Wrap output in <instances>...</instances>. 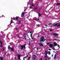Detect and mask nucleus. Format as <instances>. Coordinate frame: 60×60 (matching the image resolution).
Here are the masks:
<instances>
[{
  "label": "nucleus",
  "mask_w": 60,
  "mask_h": 60,
  "mask_svg": "<svg viewBox=\"0 0 60 60\" xmlns=\"http://www.w3.org/2000/svg\"><path fill=\"white\" fill-rule=\"evenodd\" d=\"M8 49L11 50V51H12L13 52L14 51V48L11 47L10 45H8Z\"/></svg>",
  "instance_id": "1"
},
{
  "label": "nucleus",
  "mask_w": 60,
  "mask_h": 60,
  "mask_svg": "<svg viewBox=\"0 0 60 60\" xmlns=\"http://www.w3.org/2000/svg\"><path fill=\"white\" fill-rule=\"evenodd\" d=\"M44 37L43 36H42L40 38V42H42V41H44Z\"/></svg>",
  "instance_id": "2"
},
{
  "label": "nucleus",
  "mask_w": 60,
  "mask_h": 60,
  "mask_svg": "<svg viewBox=\"0 0 60 60\" xmlns=\"http://www.w3.org/2000/svg\"><path fill=\"white\" fill-rule=\"evenodd\" d=\"M26 44H25L23 45H22L21 47V50H22V49H23V47L24 49L26 48V47H25V45Z\"/></svg>",
  "instance_id": "3"
},
{
  "label": "nucleus",
  "mask_w": 60,
  "mask_h": 60,
  "mask_svg": "<svg viewBox=\"0 0 60 60\" xmlns=\"http://www.w3.org/2000/svg\"><path fill=\"white\" fill-rule=\"evenodd\" d=\"M0 46L1 48H3V43L1 40H0Z\"/></svg>",
  "instance_id": "4"
},
{
  "label": "nucleus",
  "mask_w": 60,
  "mask_h": 60,
  "mask_svg": "<svg viewBox=\"0 0 60 60\" xmlns=\"http://www.w3.org/2000/svg\"><path fill=\"white\" fill-rule=\"evenodd\" d=\"M54 46H56L57 45V44L56 42H54Z\"/></svg>",
  "instance_id": "5"
},
{
  "label": "nucleus",
  "mask_w": 60,
  "mask_h": 60,
  "mask_svg": "<svg viewBox=\"0 0 60 60\" xmlns=\"http://www.w3.org/2000/svg\"><path fill=\"white\" fill-rule=\"evenodd\" d=\"M49 45L51 48H52L53 47V45L51 44H50V45Z\"/></svg>",
  "instance_id": "6"
},
{
  "label": "nucleus",
  "mask_w": 60,
  "mask_h": 60,
  "mask_svg": "<svg viewBox=\"0 0 60 60\" xmlns=\"http://www.w3.org/2000/svg\"><path fill=\"white\" fill-rule=\"evenodd\" d=\"M18 56L19 60H20V55H19V54H18Z\"/></svg>",
  "instance_id": "7"
},
{
  "label": "nucleus",
  "mask_w": 60,
  "mask_h": 60,
  "mask_svg": "<svg viewBox=\"0 0 60 60\" xmlns=\"http://www.w3.org/2000/svg\"><path fill=\"white\" fill-rule=\"evenodd\" d=\"M58 35V34H56V33H54L53 34V35H54V36H56L57 35Z\"/></svg>",
  "instance_id": "8"
},
{
  "label": "nucleus",
  "mask_w": 60,
  "mask_h": 60,
  "mask_svg": "<svg viewBox=\"0 0 60 60\" xmlns=\"http://www.w3.org/2000/svg\"><path fill=\"white\" fill-rule=\"evenodd\" d=\"M19 18V17L18 16H16L15 18V19H16L17 20H18Z\"/></svg>",
  "instance_id": "9"
},
{
  "label": "nucleus",
  "mask_w": 60,
  "mask_h": 60,
  "mask_svg": "<svg viewBox=\"0 0 60 60\" xmlns=\"http://www.w3.org/2000/svg\"><path fill=\"white\" fill-rule=\"evenodd\" d=\"M56 55L55 54L54 56V59H55L56 58Z\"/></svg>",
  "instance_id": "10"
},
{
  "label": "nucleus",
  "mask_w": 60,
  "mask_h": 60,
  "mask_svg": "<svg viewBox=\"0 0 60 60\" xmlns=\"http://www.w3.org/2000/svg\"><path fill=\"white\" fill-rule=\"evenodd\" d=\"M27 55V56H25L23 58V59H25V58H26L27 57H28V55L26 54Z\"/></svg>",
  "instance_id": "11"
},
{
  "label": "nucleus",
  "mask_w": 60,
  "mask_h": 60,
  "mask_svg": "<svg viewBox=\"0 0 60 60\" xmlns=\"http://www.w3.org/2000/svg\"><path fill=\"white\" fill-rule=\"evenodd\" d=\"M12 21H13L12 20V19H11V22H10V24H12Z\"/></svg>",
  "instance_id": "12"
},
{
  "label": "nucleus",
  "mask_w": 60,
  "mask_h": 60,
  "mask_svg": "<svg viewBox=\"0 0 60 60\" xmlns=\"http://www.w3.org/2000/svg\"><path fill=\"white\" fill-rule=\"evenodd\" d=\"M34 20H37V21H39V19H34Z\"/></svg>",
  "instance_id": "13"
},
{
  "label": "nucleus",
  "mask_w": 60,
  "mask_h": 60,
  "mask_svg": "<svg viewBox=\"0 0 60 60\" xmlns=\"http://www.w3.org/2000/svg\"><path fill=\"white\" fill-rule=\"evenodd\" d=\"M40 46H42V47H43L44 46H43V44L42 43L40 44Z\"/></svg>",
  "instance_id": "14"
},
{
  "label": "nucleus",
  "mask_w": 60,
  "mask_h": 60,
  "mask_svg": "<svg viewBox=\"0 0 60 60\" xmlns=\"http://www.w3.org/2000/svg\"><path fill=\"white\" fill-rule=\"evenodd\" d=\"M0 60H4V57H0Z\"/></svg>",
  "instance_id": "15"
},
{
  "label": "nucleus",
  "mask_w": 60,
  "mask_h": 60,
  "mask_svg": "<svg viewBox=\"0 0 60 60\" xmlns=\"http://www.w3.org/2000/svg\"><path fill=\"white\" fill-rule=\"evenodd\" d=\"M24 13H23L21 15L22 16V17H23L24 16Z\"/></svg>",
  "instance_id": "16"
},
{
  "label": "nucleus",
  "mask_w": 60,
  "mask_h": 60,
  "mask_svg": "<svg viewBox=\"0 0 60 60\" xmlns=\"http://www.w3.org/2000/svg\"><path fill=\"white\" fill-rule=\"evenodd\" d=\"M58 23H56L54 25V26H57V25H58Z\"/></svg>",
  "instance_id": "17"
},
{
  "label": "nucleus",
  "mask_w": 60,
  "mask_h": 60,
  "mask_svg": "<svg viewBox=\"0 0 60 60\" xmlns=\"http://www.w3.org/2000/svg\"><path fill=\"white\" fill-rule=\"evenodd\" d=\"M52 24V23H49V24L47 25H45V26H48V25H50V24Z\"/></svg>",
  "instance_id": "18"
},
{
  "label": "nucleus",
  "mask_w": 60,
  "mask_h": 60,
  "mask_svg": "<svg viewBox=\"0 0 60 60\" xmlns=\"http://www.w3.org/2000/svg\"><path fill=\"white\" fill-rule=\"evenodd\" d=\"M33 57H34V58H35V57H36V56H35V55H34L33 56Z\"/></svg>",
  "instance_id": "19"
},
{
  "label": "nucleus",
  "mask_w": 60,
  "mask_h": 60,
  "mask_svg": "<svg viewBox=\"0 0 60 60\" xmlns=\"http://www.w3.org/2000/svg\"><path fill=\"white\" fill-rule=\"evenodd\" d=\"M60 5V3H57L56 5Z\"/></svg>",
  "instance_id": "20"
},
{
  "label": "nucleus",
  "mask_w": 60,
  "mask_h": 60,
  "mask_svg": "<svg viewBox=\"0 0 60 60\" xmlns=\"http://www.w3.org/2000/svg\"><path fill=\"white\" fill-rule=\"evenodd\" d=\"M57 47H58V48H60V45H59V44L57 45Z\"/></svg>",
  "instance_id": "21"
},
{
  "label": "nucleus",
  "mask_w": 60,
  "mask_h": 60,
  "mask_svg": "<svg viewBox=\"0 0 60 60\" xmlns=\"http://www.w3.org/2000/svg\"><path fill=\"white\" fill-rule=\"evenodd\" d=\"M52 49L53 50H56V49H55V47H53L52 48Z\"/></svg>",
  "instance_id": "22"
},
{
  "label": "nucleus",
  "mask_w": 60,
  "mask_h": 60,
  "mask_svg": "<svg viewBox=\"0 0 60 60\" xmlns=\"http://www.w3.org/2000/svg\"><path fill=\"white\" fill-rule=\"evenodd\" d=\"M13 20H16V18H13Z\"/></svg>",
  "instance_id": "23"
},
{
  "label": "nucleus",
  "mask_w": 60,
  "mask_h": 60,
  "mask_svg": "<svg viewBox=\"0 0 60 60\" xmlns=\"http://www.w3.org/2000/svg\"><path fill=\"white\" fill-rule=\"evenodd\" d=\"M48 53H49V55H50V54H51V53H50V51L48 52Z\"/></svg>",
  "instance_id": "24"
},
{
  "label": "nucleus",
  "mask_w": 60,
  "mask_h": 60,
  "mask_svg": "<svg viewBox=\"0 0 60 60\" xmlns=\"http://www.w3.org/2000/svg\"><path fill=\"white\" fill-rule=\"evenodd\" d=\"M30 44H31V42H30V41L29 42V45H30Z\"/></svg>",
  "instance_id": "25"
},
{
  "label": "nucleus",
  "mask_w": 60,
  "mask_h": 60,
  "mask_svg": "<svg viewBox=\"0 0 60 60\" xmlns=\"http://www.w3.org/2000/svg\"><path fill=\"white\" fill-rule=\"evenodd\" d=\"M49 31H53V30H52V29H51L49 30Z\"/></svg>",
  "instance_id": "26"
},
{
  "label": "nucleus",
  "mask_w": 60,
  "mask_h": 60,
  "mask_svg": "<svg viewBox=\"0 0 60 60\" xmlns=\"http://www.w3.org/2000/svg\"><path fill=\"white\" fill-rule=\"evenodd\" d=\"M47 54H48V52H46L45 54V55H46V56H47Z\"/></svg>",
  "instance_id": "27"
},
{
  "label": "nucleus",
  "mask_w": 60,
  "mask_h": 60,
  "mask_svg": "<svg viewBox=\"0 0 60 60\" xmlns=\"http://www.w3.org/2000/svg\"><path fill=\"white\" fill-rule=\"evenodd\" d=\"M40 26L41 25L39 24H38L37 25V26Z\"/></svg>",
  "instance_id": "28"
},
{
  "label": "nucleus",
  "mask_w": 60,
  "mask_h": 60,
  "mask_svg": "<svg viewBox=\"0 0 60 60\" xmlns=\"http://www.w3.org/2000/svg\"><path fill=\"white\" fill-rule=\"evenodd\" d=\"M38 15H39V16H41V15H40V14L39 13L38 14Z\"/></svg>",
  "instance_id": "29"
},
{
  "label": "nucleus",
  "mask_w": 60,
  "mask_h": 60,
  "mask_svg": "<svg viewBox=\"0 0 60 60\" xmlns=\"http://www.w3.org/2000/svg\"><path fill=\"white\" fill-rule=\"evenodd\" d=\"M19 22L18 23L19 24L20 23V21H18Z\"/></svg>",
  "instance_id": "30"
},
{
  "label": "nucleus",
  "mask_w": 60,
  "mask_h": 60,
  "mask_svg": "<svg viewBox=\"0 0 60 60\" xmlns=\"http://www.w3.org/2000/svg\"><path fill=\"white\" fill-rule=\"evenodd\" d=\"M30 59V57H29V58H28V60H29V59Z\"/></svg>",
  "instance_id": "31"
},
{
  "label": "nucleus",
  "mask_w": 60,
  "mask_h": 60,
  "mask_svg": "<svg viewBox=\"0 0 60 60\" xmlns=\"http://www.w3.org/2000/svg\"><path fill=\"white\" fill-rule=\"evenodd\" d=\"M57 26H59V27H60V25H57Z\"/></svg>",
  "instance_id": "32"
},
{
  "label": "nucleus",
  "mask_w": 60,
  "mask_h": 60,
  "mask_svg": "<svg viewBox=\"0 0 60 60\" xmlns=\"http://www.w3.org/2000/svg\"><path fill=\"white\" fill-rule=\"evenodd\" d=\"M30 37H32V34H30Z\"/></svg>",
  "instance_id": "33"
},
{
  "label": "nucleus",
  "mask_w": 60,
  "mask_h": 60,
  "mask_svg": "<svg viewBox=\"0 0 60 60\" xmlns=\"http://www.w3.org/2000/svg\"><path fill=\"white\" fill-rule=\"evenodd\" d=\"M37 8H34V9H35V10H36V9H37Z\"/></svg>",
  "instance_id": "34"
},
{
  "label": "nucleus",
  "mask_w": 60,
  "mask_h": 60,
  "mask_svg": "<svg viewBox=\"0 0 60 60\" xmlns=\"http://www.w3.org/2000/svg\"><path fill=\"white\" fill-rule=\"evenodd\" d=\"M49 50H50V51L51 50V49H49Z\"/></svg>",
  "instance_id": "35"
},
{
  "label": "nucleus",
  "mask_w": 60,
  "mask_h": 60,
  "mask_svg": "<svg viewBox=\"0 0 60 60\" xmlns=\"http://www.w3.org/2000/svg\"><path fill=\"white\" fill-rule=\"evenodd\" d=\"M5 49H4V48L3 51H4V50Z\"/></svg>",
  "instance_id": "36"
},
{
  "label": "nucleus",
  "mask_w": 60,
  "mask_h": 60,
  "mask_svg": "<svg viewBox=\"0 0 60 60\" xmlns=\"http://www.w3.org/2000/svg\"><path fill=\"white\" fill-rule=\"evenodd\" d=\"M40 60H42V58H41L40 59Z\"/></svg>",
  "instance_id": "37"
},
{
  "label": "nucleus",
  "mask_w": 60,
  "mask_h": 60,
  "mask_svg": "<svg viewBox=\"0 0 60 60\" xmlns=\"http://www.w3.org/2000/svg\"><path fill=\"white\" fill-rule=\"evenodd\" d=\"M16 31H17L18 30V29L17 28H16Z\"/></svg>",
  "instance_id": "38"
},
{
  "label": "nucleus",
  "mask_w": 60,
  "mask_h": 60,
  "mask_svg": "<svg viewBox=\"0 0 60 60\" xmlns=\"http://www.w3.org/2000/svg\"><path fill=\"white\" fill-rule=\"evenodd\" d=\"M9 44H10V45H12V44H11V43H9Z\"/></svg>",
  "instance_id": "39"
},
{
  "label": "nucleus",
  "mask_w": 60,
  "mask_h": 60,
  "mask_svg": "<svg viewBox=\"0 0 60 60\" xmlns=\"http://www.w3.org/2000/svg\"><path fill=\"white\" fill-rule=\"evenodd\" d=\"M15 60H17V59H16V57H15Z\"/></svg>",
  "instance_id": "40"
},
{
  "label": "nucleus",
  "mask_w": 60,
  "mask_h": 60,
  "mask_svg": "<svg viewBox=\"0 0 60 60\" xmlns=\"http://www.w3.org/2000/svg\"><path fill=\"white\" fill-rule=\"evenodd\" d=\"M48 60H50V58H48Z\"/></svg>",
  "instance_id": "41"
},
{
  "label": "nucleus",
  "mask_w": 60,
  "mask_h": 60,
  "mask_svg": "<svg viewBox=\"0 0 60 60\" xmlns=\"http://www.w3.org/2000/svg\"><path fill=\"white\" fill-rule=\"evenodd\" d=\"M30 8H31V9H32V6L30 7Z\"/></svg>",
  "instance_id": "42"
},
{
  "label": "nucleus",
  "mask_w": 60,
  "mask_h": 60,
  "mask_svg": "<svg viewBox=\"0 0 60 60\" xmlns=\"http://www.w3.org/2000/svg\"><path fill=\"white\" fill-rule=\"evenodd\" d=\"M58 24V25H60V22H59Z\"/></svg>",
  "instance_id": "43"
},
{
  "label": "nucleus",
  "mask_w": 60,
  "mask_h": 60,
  "mask_svg": "<svg viewBox=\"0 0 60 60\" xmlns=\"http://www.w3.org/2000/svg\"><path fill=\"white\" fill-rule=\"evenodd\" d=\"M41 43H38V45H40V44L41 45Z\"/></svg>",
  "instance_id": "44"
},
{
  "label": "nucleus",
  "mask_w": 60,
  "mask_h": 60,
  "mask_svg": "<svg viewBox=\"0 0 60 60\" xmlns=\"http://www.w3.org/2000/svg\"><path fill=\"white\" fill-rule=\"evenodd\" d=\"M24 39H25L26 40H27L26 39V38H24Z\"/></svg>",
  "instance_id": "45"
},
{
  "label": "nucleus",
  "mask_w": 60,
  "mask_h": 60,
  "mask_svg": "<svg viewBox=\"0 0 60 60\" xmlns=\"http://www.w3.org/2000/svg\"><path fill=\"white\" fill-rule=\"evenodd\" d=\"M31 38L32 40H34V39H33V38H32V37H31Z\"/></svg>",
  "instance_id": "46"
},
{
  "label": "nucleus",
  "mask_w": 60,
  "mask_h": 60,
  "mask_svg": "<svg viewBox=\"0 0 60 60\" xmlns=\"http://www.w3.org/2000/svg\"><path fill=\"white\" fill-rule=\"evenodd\" d=\"M45 40H46L45 39H44V41H45Z\"/></svg>",
  "instance_id": "47"
},
{
  "label": "nucleus",
  "mask_w": 60,
  "mask_h": 60,
  "mask_svg": "<svg viewBox=\"0 0 60 60\" xmlns=\"http://www.w3.org/2000/svg\"><path fill=\"white\" fill-rule=\"evenodd\" d=\"M31 5H32V6H34V5H33V4H31Z\"/></svg>",
  "instance_id": "48"
},
{
  "label": "nucleus",
  "mask_w": 60,
  "mask_h": 60,
  "mask_svg": "<svg viewBox=\"0 0 60 60\" xmlns=\"http://www.w3.org/2000/svg\"><path fill=\"white\" fill-rule=\"evenodd\" d=\"M55 25V23H53V24H52V26H54V25Z\"/></svg>",
  "instance_id": "49"
},
{
  "label": "nucleus",
  "mask_w": 60,
  "mask_h": 60,
  "mask_svg": "<svg viewBox=\"0 0 60 60\" xmlns=\"http://www.w3.org/2000/svg\"><path fill=\"white\" fill-rule=\"evenodd\" d=\"M46 52V51H45V52H44V53H45Z\"/></svg>",
  "instance_id": "50"
},
{
  "label": "nucleus",
  "mask_w": 60,
  "mask_h": 60,
  "mask_svg": "<svg viewBox=\"0 0 60 60\" xmlns=\"http://www.w3.org/2000/svg\"><path fill=\"white\" fill-rule=\"evenodd\" d=\"M54 41H56V39H54Z\"/></svg>",
  "instance_id": "51"
},
{
  "label": "nucleus",
  "mask_w": 60,
  "mask_h": 60,
  "mask_svg": "<svg viewBox=\"0 0 60 60\" xmlns=\"http://www.w3.org/2000/svg\"><path fill=\"white\" fill-rule=\"evenodd\" d=\"M36 49H37V50H38V48H36Z\"/></svg>",
  "instance_id": "52"
},
{
  "label": "nucleus",
  "mask_w": 60,
  "mask_h": 60,
  "mask_svg": "<svg viewBox=\"0 0 60 60\" xmlns=\"http://www.w3.org/2000/svg\"><path fill=\"white\" fill-rule=\"evenodd\" d=\"M47 44H49V43H47Z\"/></svg>",
  "instance_id": "53"
},
{
  "label": "nucleus",
  "mask_w": 60,
  "mask_h": 60,
  "mask_svg": "<svg viewBox=\"0 0 60 60\" xmlns=\"http://www.w3.org/2000/svg\"><path fill=\"white\" fill-rule=\"evenodd\" d=\"M30 34L32 33V32H31H31H30Z\"/></svg>",
  "instance_id": "54"
},
{
  "label": "nucleus",
  "mask_w": 60,
  "mask_h": 60,
  "mask_svg": "<svg viewBox=\"0 0 60 60\" xmlns=\"http://www.w3.org/2000/svg\"><path fill=\"white\" fill-rule=\"evenodd\" d=\"M5 53H6L5 52V53H4V55H6V54H5Z\"/></svg>",
  "instance_id": "55"
},
{
  "label": "nucleus",
  "mask_w": 60,
  "mask_h": 60,
  "mask_svg": "<svg viewBox=\"0 0 60 60\" xmlns=\"http://www.w3.org/2000/svg\"><path fill=\"white\" fill-rule=\"evenodd\" d=\"M36 60V59H35V58H34V60Z\"/></svg>",
  "instance_id": "56"
},
{
  "label": "nucleus",
  "mask_w": 60,
  "mask_h": 60,
  "mask_svg": "<svg viewBox=\"0 0 60 60\" xmlns=\"http://www.w3.org/2000/svg\"><path fill=\"white\" fill-rule=\"evenodd\" d=\"M52 57H53V55H52Z\"/></svg>",
  "instance_id": "57"
},
{
  "label": "nucleus",
  "mask_w": 60,
  "mask_h": 60,
  "mask_svg": "<svg viewBox=\"0 0 60 60\" xmlns=\"http://www.w3.org/2000/svg\"><path fill=\"white\" fill-rule=\"evenodd\" d=\"M24 37L25 38H26V36H24Z\"/></svg>",
  "instance_id": "58"
},
{
  "label": "nucleus",
  "mask_w": 60,
  "mask_h": 60,
  "mask_svg": "<svg viewBox=\"0 0 60 60\" xmlns=\"http://www.w3.org/2000/svg\"><path fill=\"white\" fill-rule=\"evenodd\" d=\"M52 26H51L50 27H52Z\"/></svg>",
  "instance_id": "59"
},
{
  "label": "nucleus",
  "mask_w": 60,
  "mask_h": 60,
  "mask_svg": "<svg viewBox=\"0 0 60 60\" xmlns=\"http://www.w3.org/2000/svg\"><path fill=\"white\" fill-rule=\"evenodd\" d=\"M38 36V38H39V37H40V36Z\"/></svg>",
  "instance_id": "60"
},
{
  "label": "nucleus",
  "mask_w": 60,
  "mask_h": 60,
  "mask_svg": "<svg viewBox=\"0 0 60 60\" xmlns=\"http://www.w3.org/2000/svg\"><path fill=\"white\" fill-rule=\"evenodd\" d=\"M18 36L19 37V34H18Z\"/></svg>",
  "instance_id": "61"
},
{
  "label": "nucleus",
  "mask_w": 60,
  "mask_h": 60,
  "mask_svg": "<svg viewBox=\"0 0 60 60\" xmlns=\"http://www.w3.org/2000/svg\"><path fill=\"white\" fill-rule=\"evenodd\" d=\"M24 11H25V9H24Z\"/></svg>",
  "instance_id": "62"
},
{
  "label": "nucleus",
  "mask_w": 60,
  "mask_h": 60,
  "mask_svg": "<svg viewBox=\"0 0 60 60\" xmlns=\"http://www.w3.org/2000/svg\"><path fill=\"white\" fill-rule=\"evenodd\" d=\"M28 33H29V30Z\"/></svg>",
  "instance_id": "63"
},
{
  "label": "nucleus",
  "mask_w": 60,
  "mask_h": 60,
  "mask_svg": "<svg viewBox=\"0 0 60 60\" xmlns=\"http://www.w3.org/2000/svg\"><path fill=\"white\" fill-rule=\"evenodd\" d=\"M53 52H55V51H53Z\"/></svg>",
  "instance_id": "64"
}]
</instances>
